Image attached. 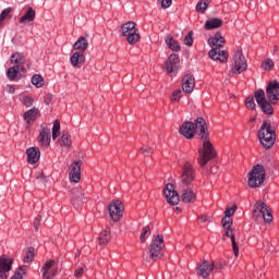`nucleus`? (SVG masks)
Segmentation results:
<instances>
[{
	"label": "nucleus",
	"mask_w": 279,
	"mask_h": 279,
	"mask_svg": "<svg viewBox=\"0 0 279 279\" xmlns=\"http://www.w3.org/2000/svg\"><path fill=\"white\" fill-rule=\"evenodd\" d=\"M27 161L29 165H36L38 160H40V148L31 147L26 150Z\"/></svg>",
	"instance_id": "nucleus-22"
},
{
	"label": "nucleus",
	"mask_w": 279,
	"mask_h": 279,
	"mask_svg": "<svg viewBox=\"0 0 279 279\" xmlns=\"http://www.w3.org/2000/svg\"><path fill=\"white\" fill-rule=\"evenodd\" d=\"M223 265H226V264L220 262V263L218 264V269H223Z\"/></svg>",
	"instance_id": "nucleus-57"
},
{
	"label": "nucleus",
	"mask_w": 279,
	"mask_h": 279,
	"mask_svg": "<svg viewBox=\"0 0 279 279\" xmlns=\"http://www.w3.org/2000/svg\"><path fill=\"white\" fill-rule=\"evenodd\" d=\"M47 105H49V100H47V102H46Z\"/></svg>",
	"instance_id": "nucleus-61"
},
{
	"label": "nucleus",
	"mask_w": 279,
	"mask_h": 279,
	"mask_svg": "<svg viewBox=\"0 0 279 279\" xmlns=\"http://www.w3.org/2000/svg\"><path fill=\"white\" fill-rule=\"evenodd\" d=\"M141 151H142V154H149V151H151V148L149 146L142 147Z\"/></svg>",
	"instance_id": "nucleus-55"
},
{
	"label": "nucleus",
	"mask_w": 279,
	"mask_h": 279,
	"mask_svg": "<svg viewBox=\"0 0 279 279\" xmlns=\"http://www.w3.org/2000/svg\"><path fill=\"white\" fill-rule=\"evenodd\" d=\"M47 105H49V100H47V102H46Z\"/></svg>",
	"instance_id": "nucleus-60"
},
{
	"label": "nucleus",
	"mask_w": 279,
	"mask_h": 279,
	"mask_svg": "<svg viewBox=\"0 0 279 279\" xmlns=\"http://www.w3.org/2000/svg\"><path fill=\"white\" fill-rule=\"evenodd\" d=\"M254 210H255V215L258 216V213L259 215H262L265 223H271L274 221V216L271 215V211L269 210V207L267 206V204L259 201L255 204Z\"/></svg>",
	"instance_id": "nucleus-14"
},
{
	"label": "nucleus",
	"mask_w": 279,
	"mask_h": 279,
	"mask_svg": "<svg viewBox=\"0 0 279 279\" xmlns=\"http://www.w3.org/2000/svg\"><path fill=\"white\" fill-rule=\"evenodd\" d=\"M202 223H206V221H210V216L203 215L199 217Z\"/></svg>",
	"instance_id": "nucleus-53"
},
{
	"label": "nucleus",
	"mask_w": 279,
	"mask_h": 279,
	"mask_svg": "<svg viewBox=\"0 0 279 279\" xmlns=\"http://www.w3.org/2000/svg\"><path fill=\"white\" fill-rule=\"evenodd\" d=\"M245 106L248 110H256V102L253 96H248L245 100Z\"/></svg>",
	"instance_id": "nucleus-40"
},
{
	"label": "nucleus",
	"mask_w": 279,
	"mask_h": 279,
	"mask_svg": "<svg viewBox=\"0 0 279 279\" xmlns=\"http://www.w3.org/2000/svg\"><path fill=\"white\" fill-rule=\"evenodd\" d=\"M151 230V228H149V226H146L142 229V233L140 235V241L141 243H145L146 241V238L147 236V232H149Z\"/></svg>",
	"instance_id": "nucleus-44"
},
{
	"label": "nucleus",
	"mask_w": 279,
	"mask_h": 279,
	"mask_svg": "<svg viewBox=\"0 0 279 279\" xmlns=\"http://www.w3.org/2000/svg\"><path fill=\"white\" fill-rule=\"evenodd\" d=\"M166 45L171 49V51H180V43L173 38V36L169 35L166 38Z\"/></svg>",
	"instance_id": "nucleus-33"
},
{
	"label": "nucleus",
	"mask_w": 279,
	"mask_h": 279,
	"mask_svg": "<svg viewBox=\"0 0 279 279\" xmlns=\"http://www.w3.org/2000/svg\"><path fill=\"white\" fill-rule=\"evenodd\" d=\"M12 270V259L0 257V279H8V272Z\"/></svg>",
	"instance_id": "nucleus-21"
},
{
	"label": "nucleus",
	"mask_w": 279,
	"mask_h": 279,
	"mask_svg": "<svg viewBox=\"0 0 279 279\" xmlns=\"http://www.w3.org/2000/svg\"><path fill=\"white\" fill-rule=\"evenodd\" d=\"M253 217H254L255 221H260V219H263V216L260 213H257V215H256V209H254V211H253Z\"/></svg>",
	"instance_id": "nucleus-52"
},
{
	"label": "nucleus",
	"mask_w": 279,
	"mask_h": 279,
	"mask_svg": "<svg viewBox=\"0 0 279 279\" xmlns=\"http://www.w3.org/2000/svg\"><path fill=\"white\" fill-rule=\"evenodd\" d=\"M163 195L170 206H178L180 203V195L175 191V185L168 183L163 189Z\"/></svg>",
	"instance_id": "nucleus-12"
},
{
	"label": "nucleus",
	"mask_w": 279,
	"mask_h": 279,
	"mask_svg": "<svg viewBox=\"0 0 279 279\" xmlns=\"http://www.w3.org/2000/svg\"><path fill=\"white\" fill-rule=\"evenodd\" d=\"M245 71H247V59H245L243 51L236 50L232 58L231 73L241 75Z\"/></svg>",
	"instance_id": "nucleus-8"
},
{
	"label": "nucleus",
	"mask_w": 279,
	"mask_h": 279,
	"mask_svg": "<svg viewBox=\"0 0 279 279\" xmlns=\"http://www.w3.org/2000/svg\"><path fill=\"white\" fill-rule=\"evenodd\" d=\"M70 197L73 204H84V192H82L78 187L72 190Z\"/></svg>",
	"instance_id": "nucleus-26"
},
{
	"label": "nucleus",
	"mask_w": 279,
	"mask_h": 279,
	"mask_svg": "<svg viewBox=\"0 0 279 279\" xmlns=\"http://www.w3.org/2000/svg\"><path fill=\"white\" fill-rule=\"evenodd\" d=\"M208 45L211 48L209 51V58L218 62H228V51L221 50V47L226 45V38L221 36V33H216L213 37H209Z\"/></svg>",
	"instance_id": "nucleus-3"
},
{
	"label": "nucleus",
	"mask_w": 279,
	"mask_h": 279,
	"mask_svg": "<svg viewBox=\"0 0 279 279\" xmlns=\"http://www.w3.org/2000/svg\"><path fill=\"white\" fill-rule=\"evenodd\" d=\"M182 189V194H181V199L184 202V204H193L195 203L196 196L195 192L191 190L190 187H181Z\"/></svg>",
	"instance_id": "nucleus-23"
},
{
	"label": "nucleus",
	"mask_w": 279,
	"mask_h": 279,
	"mask_svg": "<svg viewBox=\"0 0 279 279\" xmlns=\"http://www.w3.org/2000/svg\"><path fill=\"white\" fill-rule=\"evenodd\" d=\"M265 183V167L263 165H256L248 172L247 184L250 189H258Z\"/></svg>",
	"instance_id": "nucleus-5"
},
{
	"label": "nucleus",
	"mask_w": 279,
	"mask_h": 279,
	"mask_svg": "<svg viewBox=\"0 0 279 279\" xmlns=\"http://www.w3.org/2000/svg\"><path fill=\"white\" fill-rule=\"evenodd\" d=\"M37 179L44 180V179H45V174H43V172H39V173L37 174Z\"/></svg>",
	"instance_id": "nucleus-56"
},
{
	"label": "nucleus",
	"mask_w": 279,
	"mask_h": 279,
	"mask_svg": "<svg viewBox=\"0 0 279 279\" xmlns=\"http://www.w3.org/2000/svg\"><path fill=\"white\" fill-rule=\"evenodd\" d=\"M162 250H165V238L162 234L153 235L148 246V254L151 260H160L162 258Z\"/></svg>",
	"instance_id": "nucleus-6"
},
{
	"label": "nucleus",
	"mask_w": 279,
	"mask_h": 279,
	"mask_svg": "<svg viewBox=\"0 0 279 279\" xmlns=\"http://www.w3.org/2000/svg\"><path fill=\"white\" fill-rule=\"evenodd\" d=\"M38 112H40L38 108L33 107L32 109H29L24 113V121H26V123H32V121L36 119V116L38 114Z\"/></svg>",
	"instance_id": "nucleus-34"
},
{
	"label": "nucleus",
	"mask_w": 279,
	"mask_h": 279,
	"mask_svg": "<svg viewBox=\"0 0 279 279\" xmlns=\"http://www.w3.org/2000/svg\"><path fill=\"white\" fill-rule=\"evenodd\" d=\"M121 35L124 36L129 45H136L141 40V34H138L134 22L124 23L121 26Z\"/></svg>",
	"instance_id": "nucleus-7"
},
{
	"label": "nucleus",
	"mask_w": 279,
	"mask_h": 279,
	"mask_svg": "<svg viewBox=\"0 0 279 279\" xmlns=\"http://www.w3.org/2000/svg\"><path fill=\"white\" fill-rule=\"evenodd\" d=\"M178 69H180V56L172 53L166 62V71L167 73H175Z\"/></svg>",
	"instance_id": "nucleus-17"
},
{
	"label": "nucleus",
	"mask_w": 279,
	"mask_h": 279,
	"mask_svg": "<svg viewBox=\"0 0 279 279\" xmlns=\"http://www.w3.org/2000/svg\"><path fill=\"white\" fill-rule=\"evenodd\" d=\"M58 263L53 259H48L45 262L41 274L44 279H53L58 276Z\"/></svg>",
	"instance_id": "nucleus-11"
},
{
	"label": "nucleus",
	"mask_w": 279,
	"mask_h": 279,
	"mask_svg": "<svg viewBox=\"0 0 279 279\" xmlns=\"http://www.w3.org/2000/svg\"><path fill=\"white\" fill-rule=\"evenodd\" d=\"M256 104L264 114H274V107L279 101V82L270 81L265 90L258 89L254 93Z\"/></svg>",
	"instance_id": "nucleus-2"
},
{
	"label": "nucleus",
	"mask_w": 279,
	"mask_h": 279,
	"mask_svg": "<svg viewBox=\"0 0 279 279\" xmlns=\"http://www.w3.org/2000/svg\"><path fill=\"white\" fill-rule=\"evenodd\" d=\"M208 5H210V2H208L207 0L198 1L196 4V12L204 14V12H206V10H208Z\"/></svg>",
	"instance_id": "nucleus-35"
},
{
	"label": "nucleus",
	"mask_w": 279,
	"mask_h": 279,
	"mask_svg": "<svg viewBox=\"0 0 279 279\" xmlns=\"http://www.w3.org/2000/svg\"><path fill=\"white\" fill-rule=\"evenodd\" d=\"M184 45L186 47H193V32H190L183 39Z\"/></svg>",
	"instance_id": "nucleus-43"
},
{
	"label": "nucleus",
	"mask_w": 279,
	"mask_h": 279,
	"mask_svg": "<svg viewBox=\"0 0 279 279\" xmlns=\"http://www.w3.org/2000/svg\"><path fill=\"white\" fill-rule=\"evenodd\" d=\"M175 210H180V207H175Z\"/></svg>",
	"instance_id": "nucleus-59"
},
{
	"label": "nucleus",
	"mask_w": 279,
	"mask_h": 279,
	"mask_svg": "<svg viewBox=\"0 0 279 279\" xmlns=\"http://www.w3.org/2000/svg\"><path fill=\"white\" fill-rule=\"evenodd\" d=\"M236 213V205H232V207H228L225 211V217H231L234 216Z\"/></svg>",
	"instance_id": "nucleus-45"
},
{
	"label": "nucleus",
	"mask_w": 279,
	"mask_h": 279,
	"mask_svg": "<svg viewBox=\"0 0 279 279\" xmlns=\"http://www.w3.org/2000/svg\"><path fill=\"white\" fill-rule=\"evenodd\" d=\"M15 90L16 89L14 88V86H12V85L7 86V92L10 93V95H14Z\"/></svg>",
	"instance_id": "nucleus-54"
},
{
	"label": "nucleus",
	"mask_w": 279,
	"mask_h": 279,
	"mask_svg": "<svg viewBox=\"0 0 279 279\" xmlns=\"http://www.w3.org/2000/svg\"><path fill=\"white\" fill-rule=\"evenodd\" d=\"M32 84L36 86V88H43V86H45V81L43 80V76L35 74L32 77Z\"/></svg>",
	"instance_id": "nucleus-36"
},
{
	"label": "nucleus",
	"mask_w": 279,
	"mask_h": 279,
	"mask_svg": "<svg viewBox=\"0 0 279 279\" xmlns=\"http://www.w3.org/2000/svg\"><path fill=\"white\" fill-rule=\"evenodd\" d=\"M195 89V77L191 74H186L182 80V90L186 95H191Z\"/></svg>",
	"instance_id": "nucleus-19"
},
{
	"label": "nucleus",
	"mask_w": 279,
	"mask_h": 279,
	"mask_svg": "<svg viewBox=\"0 0 279 279\" xmlns=\"http://www.w3.org/2000/svg\"><path fill=\"white\" fill-rule=\"evenodd\" d=\"M223 25V21L219 17L209 19L206 21L204 28L205 29H218V27H221Z\"/></svg>",
	"instance_id": "nucleus-27"
},
{
	"label": "nucleus",
	"mask_w": 279,
	"mask_h": 279,
	"mask_svg": "<svg viewBox=\"0 0 279 279\" xmlns=\"http://www.w3.org/2000/svg\"><path fill=\"white\" fill-rule=\"evenodd\" d=\"M260 145L265 149H271L276 144V129L271 126L270 120H264L257 133Z\"/></svg>",
	"instance_id": "nucleus-4"
},
{
	"label": "nucleus",
	"mask_w": 279,
	"mask_h": 279,
	"mask_svg": "<svg viewBox=\"0 0 279 279\" xmlns=\"http://www.w3.org/2000/svg\"><path fill=\"white\" fill-rule=\"evenodd\" d=\"M110 227H107L104 232H101L98 236L99 245H108V241H110Z\"/></svg>",
	"instance_id": "nucleus-32"
},
{
	"label": "nucleus",
	"mask_w": 279,
	"mask_h": 279,
	"mask_svg": "<svg viewBox=\"0 0 279 279\" xmlns=\"http://www.w3.org/2000/svg\"><path fill=\"white\" fill-rule=\"evenodd\" d=\"M194 128L195 131L198 132L199 138L203 141V146L198 148V165H201V167H206L208 161L217 156V153L210 141H208V126L206 125V120H204V118H197L194 121Z\"/></svg>",
	"instance_id": "nucleus-1"
},
{
	"label": "nucleus",
	"mask_w": 279,
	"mask_h": 279,
	"mask_svg": "<svg viewBox=\"0 0 279 279\" xmlns=\"http://www.w3.org/2000/svg\"><path fill=\"white\" fill-rule=\"evenodd\" d=\"M262 68L264 71H271L274 69V60L271 59H266L262 63Z\"/></svg>",
	"instance_id": "nucleus-41"
},
{
	"label": "nucleus",
	"mask_w": 279,
	"mask_h": 279,
	"mask_svg": "<svg viewBox=\"0 0 279 279\" xmlns=\"http://www.w3.org/2000/svg\"><path fill=\"white\" fill-rule=\"evenodd\" d=\"M41 221H43V218L40 216L35 218V220H34L35 232H38V229L40 228V222Z\"/></svg>",
	"instance_id": "nucleus-49"
},
{
	"label": "nucleus",
	"mask_w": 279,
	"mask_h": 279,
	"mask_svg": "<svg viewBox=\"0 0 279 279\" xmlns=\"http://www.w3.org/2000/svg\"><path fill=\"white\" fill-rule=\"evenodd\" d=\"M171 101H180L182 99V90L177 89L172 93Z\"/></svg>",
	"instance_id": "nucleus-46"
},
{
	"label": "nucleus",
	"mask_w": 279,
	"mask_h": 279,
	"mask_svg": "<svg viewBox=\"0 0 279 279\" xmlns=\"http://www.w3.org/2000/svg\"><path fill=\"white\" fill-rule=\"evenodd\" d=\"M108 210L112 221H121V217H123V203L121 201H113L109 204Z\"/></svg>",
	"instance_id": "nucleus-13"
},
{
	"label": "nucleus",
	"mask_w": 279,
	"mask_h": 279,
	"mask_svg": "<svg viewBox=\"0 0 279 279\" xmlns=\"http://www.w3.org/2000/svg\"><path fill=\"white\" fill-rule=\"evenodd\" d=\"M20 73H25V66L24 65H13L8 69L7 75L10 82H14L16 77H19Z\"/></svg>",
	"instance_id": "nucleus-24"
},
{
	"label": "nucleus",
	"mask_w": 279,
	"mask_h": 279,
	"mask_svg": "<svg viewBox=\"0 0 279 279\" xmlns=\"http://www.w3.org/2000/svg\"><path fill=\"white\" fill-rule=\"evenodd\" d=\"M82 276H84V268L83 267L76 268L74 271V278H82Z\"/></svg>",
	"instance_id": "nucleus-50"
},
{
	"label": "nucleus",
	"mask_w": 279,
	"mask_h": 279,
	"mask_svg": "<svg viewBox=\"0 0 279 279\" xmlns=\"http://www.w3.org/2000/svg\"><path fill=\"white\" fill-rule=\"evenodd\" d=\"M222 226L223 228H232V218L229 216H225L222 218Z\"/></svg>",
	"instance_id": "nucleus-47"
},
{
	"label": "nucleus",
	"mask_w": 279,
	"mask_h": 279,
	"mask_svg": "<svg viewBox=\"0 0 279 279\" xmlns=\"http://www.w3.org/2000/svg\"><path fill=\"white\" fill-rule=\"evenodd\" d=\"M84 62H86V56L82 51H76L70 57V63L73 69H82Z\"/></svg>",
	"instance_id": "nucleus-18"
},
{
	"label": "nucleus",
	"mask_w": 279,
	"mask_h": 279,
	"mask_svg": "<svg viewBox=\"0 0 279 279\" xmlns=\"http://www.w3.org/2000/svg\"><path fill=\"white\" fill-rule=\"evenodd\" d=\"M27 274V266H21L11 279H23V276Z\"/></svg>",
	"instance_id": "nucleus-37"
},
{
	"label": "nucleus",
	"mask_w": 279,
	"mask_h": 279,
	"mask_svg": "<svg viewBox=\"0 0 279 279\" xmlns=\"http://www.w3.org/2000/svg\"><path fill=\"white\" fill-rule=\"evenodd\" d=\"M180 134H182L184 138H193L195 136V124L193 122H184L180 128Z\"/></svg>",
	"instance_id": "nucleus-20"
},
{
	"label": "nucleus",
	"mask_w": 279,
	"mask_h": 279,
	"mask_svg": "<svg viewBox=\"0 0 279 279\" xmlns=\"http://www.w3.org/2000/svg\"><path fill=\"white\" fill-rule=\"evenodd\" d=\"M194 180H195V168H193V165H191L190 162H185L182 166L181 175H180L181 187L190 186V184H193Z\"/></svg>",
	"instance_id": "nucleus-9"
},
{
	"label": "nucleus",
	"mask_w": 279,
	"mask_h": 279,
	"mask_svg": "<svg viewBox=\"0 0 279 279\" xmlns=\"http://www.w3.org/2000/svg\"><path fill=\"white\" fill-rule=\"evenodd\" d=\"M21 104H23V106H25L26 108H32L34 106V98H32L31 96H22L20 98Z\"/></svg>",
	"instance_id": "nucleus-38"
},
{
	"label": "nucleus",
	"mask_w": 279,
	"mask_h": 279,
	"mask_svg": "<svg viewBox=\"0 0 279 279\" xmlns=\"http://www.w3.org/2000/svg\"><path fill=\"white\" fill-rule=\"evenodd\" d=\"M225 229H226V231H225L226 236L231 239L234 257L238 258L239 257V244H236V239L234 238V229H232V227H227Z\"/></svg>",
	"instance_id": "nucleus-25"
},
{
	"label": "nucleus",
	"mask_w": 279,
	"mask_h": 279,
	"mask_svg": "<svg viewBox=\"0 0 279 279\" xmlns=\"http://www.w3.org/2000/svg\"><path fill=\"white\" fill-rule=\"evenodd\" d=\"M10 12H12L11 8H7L1 12V14H0V25H1V23H3V21H5V17L8 16V14H10Z\"/></svg>",
	"instance_id": "nucleus-48"
},
{
	"label": "nucleus",
	"mask_w": 279,
	"mask_h": 279,
	"mask_svg": "<svg viewBox=\"0 0 279 279\" xmlns=\"http://www.w3.org/2000/svg\"><path fill=\"white\" fill-rule=\"evenodd\" d=\"M172 0H162L161 1V8L163 10H167V8H171Z\"/></svg>",
	"instance_id": "nucleus-51"
},
{
	"label": "nucleus",
	"mask_w": 279,
	"mask_h": 279,
	"mask_svg": "<svg viewBox=\"0 0 279 279\" xmlns=\"http://www.w3.org/2000/svg\"><path fill=\"white\" fill-rule=\"evenodd\" d=\"M38 143L40 147H49L51 145V129L49 126H41Z\"/></svg>",
	"instance_id": "nucleus-16"
},
{
	"label": "nucleus",
	"mask_w": 279,
	"mask_h": 279,
	"mask_svg": "<svg viewBox=\"0 0 279 279\" xmlns=\"http://www.w3.org/2000/svg\"><path fill=\"white\" fill-rule=\"evenodd\" d=\"M34 19H36V11L29 8L27 12L20 19V23H23V24L32 23Z\"/></svg>",
	"instance_id": "nucleus-31"
},
{
	"label": "nucleus",
	"mask_w": 279,
	"mask_h": 279,
	"mask_svg": "<svg viewBox=\"0 0 279 279\" xmlns=\"http://www.w3.org/2000/svg\"><path fill=\"white\" fill-rule=\"evenodd\" d=\"M60 136V120H54L52 126V141H56Z\"/></svg>",
	"instance_id": "nucleus-39"
},
{
	"label": "nucleus",
	"mask_w": 279,
	"mask_h": 279,
	"mask_svg": "<svg viewBox=\"0 0 279 279\" xmlns=\"http://www.w3.org/2000/svg\"><path fill=\"white\" fill-rule=\"evenodd\" d=\"M34 247H29L24 256V263H32L34 260Z\"/></svg>",
	"instance_id": "nucleus-42"
},
{
	"label": "nucleus",
	"mask_w": 279,
	"mask_h": 279,
	"mask_svg": "<svg viewBox=\"0 0 279 279\" xmlns=\"http://www.w3.org/2000/svg\"><path fill=\"white\" fill-rule=\"evenodd\" d=\"M70 182L77 184L82 180V160H74L68 169Z\"/></svg>",
	"instance_id": "nucleus-10"
},
{
	"label": "nucleus",
	"mask_w": 279,
	"mask_h": 279,
	"mask_svg": "<svg viewBox=\"0 0 279 279\" xmlns=\"http://www.w3.org/2000/svg\"><path fill=\"white\" fill-rule=\"evenodd\" d=\"M73 49L84 53L88 49V39L86 37H80L78 40L73 45Z\"/></svg>",
	"instance_id": "nucleus-28"
},
{
	"label": "nucleus",
	"mask_w": 279,
	"mask_h": 279,
	"mask_svg": "<svg viewBox=\"0 0 279 279\" xmlns=\"http://www.w3.org/2000/svg\"><path fill=\"white\" fill-rule=\"evenodd\" d=\"M213 271H215V263L210 260H204L196 269V274L197 276H201V278H208Z\"/></svg>",
	"instance_id": "nucleus-15"
},
{
	"label": "nucleus",
	"mask_w": 279,
	"mask_h": 279,
	"mask_svg": "<svg viewBox=\"0 0 279 279\" xmlns=\"http://www.w3.org/2000/svg\"><path fill=\"white\" fill-rule=\"evenodd\" d=\"M10 62L11 64H15V66H23V64H25V56L21 52H14L10 57Z\"/></svg>",
	"instance_id": "nucleus-29"
},
{
	"label": "nucleus",
	"mask_w": 279,
	"mask_h": 279,
	"mask_svg": "<svg viewBox=\"0 0 279 279\" xmlns=\"http://www.w3.org/2000/svg\"><path fill=\"white\" fill-rule=\"evenodd\" d=\"M274 51H278V46H275V47H274Z\"/></svg>",
	"instance_id": "nucleus-58"
},
{
	"label": "nucleus",
	"mask_w": 279,
	"mask_h": 279,
	"mask_svg": "<svg viewBox=\"0 0 279 279\" xmlns=\"http://www.w3.org/2000/svg\"><path fill=\"white\" fill-rule=\"evenodd\" d=\"M60 147H65L69 149L71 145H73V142L71 141V135L66 132H62L61 137L59 140Z\"/></svg>",
	"instance_id": "nucleus-30"
}]
</instances>
